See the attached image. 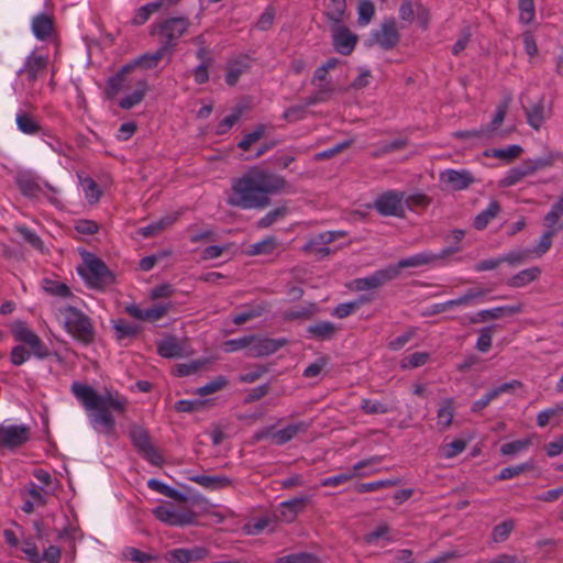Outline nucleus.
Segmentation results:
<instances>
[{
	"label": "nucleus",
	"mask_w": 563,
	"mask_h": 563,
	"mask_svg": "<svg viewBox=\"0 0 563 563\" xmlns=\"http://www.w3.org/2000/svg\"><path fill=\"white\" fill-rule=\"evenodd\" d=\"M70 390L85 410L89 412L88 418L91 427L99 433L113 435L115 433V421L111 411L124 413L126 399L118 393L98 394L91 386L78 382L71 384Z\"/></svg>",
	"instance_id": "obj_1"
},
{
	"label": "nucleus",
	"mask_w": 563,
	"mask_h": 563,
	"mask_svg": "<svg viewBox=\"0 0 563 563\" xmlns=\"http://www.w3.org/2000/svg\"><path fill=\"white\" fill-rule=\"evenodd\" d=\"M284 178H238L232 185L228 203L242 209L264 208L268 194L280 190Z\"/></svg>",
	"instance_id": "obj_2"
},
{
	"label": "nucleus",
	"mask_w": 563,
	"mask_h": 563,
	"mask_svg": "<svg viewBox=\"0 0 563 563\" xmlns=\"http://www.w3.org/2000/svg\"><path fill=\"white\" fill-rule=\"evenodd\" d=\"M167 54L169 53L165 49V47L159 46L156 52L146 53L136 58L132 64L123 66L122 69L108 81L107 93L109 98H114L119 91L125 90L128 88L126 75L131 69H133L135 66H139L143 69H153Z\"/></svg>",
	"instance_id": "obj_3"
},
{
	"label": "nucleus",
	"mask_w": 563,
	"mask_h": 563,
	"mask_svg": "<svg viewBox=\"0 0 563 563\" xmlns=\"http://www.w3.org/2000/svg\"><path fill=\"white\" fill-rule=\"evenodd\" d=\"M59 314L64 319V325L69 334L84 344H89L95 339V329L91 319L78 308L66 306L59 308Z\"/></svg>",
	"instance_id": "obj_4"
},
{
	"label": "nucleus",
	"mask_w": 563,
	"mask_h": 563,
	"mask_svg": "<svg viewBox=\"0 0 563 563\" xmlns=\"http://www.w3.org/2000/svg\"><path fill=\"white\" fill-rule=\"evenodd\" d=\"M88 287L97 290H104L115 280L114 274L108 268L103 261L92 254L84 257V267L78 269Z\"/></svg>",
	"instance_id": "obj_5"
},
{
	"label": "nucleus",
	"mask_w": 563,
	"mask_h": 563,
	"mask_svg": "<svg viewBox=\"0 0 563 563\" xmlns=\"http://www.w3.org/2000/svg\"><path fill=\"white\" fill-rule=\"evenodd\" d=\"M189 21L185 18H170L153 25L152 35L156 36L161 47L170 54L180 36L187 31Z\"/></svg>",
	"instance_id": "obj_6"
},
{
	"label": "nucleus",
	"mask_w": 563,
	"mask_h": 563,
	"mask_svg": "<svg viewBox=\"0 0 563 563\" xmlns=\"http://www.w3.org/2000/svg\"><path fill=\"white\" fill-rule=\"evenodd\" d=\"M509 107L508 100L503 101L496 108L495 114L492 121L479 129L457 131L455 136L460 139H479L488 140L497 135V131L503 124Z\"/></svg>",
	"instance_id": "obj_7"
},
{
	"label": "nucleus",
	"mask_w": 563,
	"mask_h": 563,
	"mask_svg": "<svg viewBox=\"0 0 563 563\" xmlns=\"http://www.w3.org/2000/svg\"><path fill=\"white\" fill-rule=\"evenodd\" d=\"M399 40L400 34L397 30L396 20L390 18L384 20L378 29L372 31L366 45H378L384 51H389L397 46Z\"/></svg>",
	"instance_id": "obj_8"
},
{
	"label": "nucleus",
	"mask_w": 563,
	"mask_h": 563,
	"mask_svg": "<svg viewBox=\"0 0 563 563\" xmlns=\"http://www.w3.org/2000/svg\"><path fill=\"white\" fill-rule=\"evenodd\" d=\"M461 251V247L459 245H450L448 247H444L440 253H432V252H422L415 254L410 257L400 260L397 265L388 266V268H397V276L400 273V269L407 268V267H418L422 265H429L434 263L435 261L443 260L448 256H451L457 252Z\"/></svg>",
	"instance_id": "obj_9"
},
{
	"label": "nucleus",
	"mask_w": 563,
	"mask_h": 563,
	"mask_svg": "<svg viewBox=\"0 0 563 563\" xmlns=\"http://www.w3.org/2000/svg\"><path fill=\"white\" fill-rule=\"evenodd\" d=\"M130 438L137 452L152 465L158 466L163 463V457L151 442L146 430L134 426L130 430Z\"/></svg>",
	"instance_id": "obj_10"
},
{
	"label": "nucleus",
	"mask_w": 563,
	"mask_h": 563,
	"mask_svg": "<svg viewBox=\"0 0 563 563\" xmlns=\"http://www.w3.org/2000/svg\"><path fill=\"white\" fill-rule=\"evenodd\" d=\"M153 514L159 521L175 527L192 525L196 519L192 510L175 508L172 505L157 506Z\"/></svg>",
	"instance_id": "obj_11"
},
{
	"label": "nucleus",
	"mask_w": 563,
	"mask_h": 563,
	"mask_svg": "<svg viewBox=\"0 0 563 563\" xmlns=\"http://www.w3.org/2000/svg\"><path fill=\"white\" fill-rule=\"evenodd\" d=\"M374 207L383 216L401 217L404 213V192L386 191L377 197Z\"/></svg>",
	"instance_id": "obj_12"
},
{
	"label": "nucleus",
	"mask_w": 563,
	"mask_h": 563,
	"mask_svg": "<svg viewBox=\"0 0 563 563\" xmlns=\"http://www.w3.org/2000/svg\"><path fill=\"white\" fill-rule=\"evenodd\" d=\"M397 277V268H383L374 272L372 275L356 278L353 280V287L357 291L374 290Z\"/></svg>",
	"instance_id": "obj_13"
},
{
	"label": "nucleus",
	"mask_w": 563,
	"mask_h": 563,
	"mask_svg": "<svg viewBox=\"0 0 563 563\" xmlns=\"http://www.w3.org/2000/svg\"><path fill=\"white\" fill-rule=\"evenodd\" d=\"M48 64V57L32 52L24 62L23 67L18 71L27 81V88L33 89L34 82L44 73Z\"/></svg>",
	"instance_id": "obj_14"
},
{
	"label": "nucleus",
	"mask_w": 563,
	"mask_h": 563,
	"mask_svg": "<svg viewBox=\"0 0 563 563\" xmlns=\"http://www.w3.org/2000/svg\"><path fill=\"white\" fill-rule=\"evenodd\" d=\"M330 31L335 51L345 56L350 55L357 43V36L342 23L330 24Z\"/></svg>",
	"instance_id": "obj_15"
},
{
	"label": "nucleus",
	"mask_w": 563,
	"mask_h": 563,
	"mask_svg": "<svg viewBox=\"0 0 563 563\" xmlns=\"http://www.w3.org/2000/svg\"><path fill=\"white\" fill-rule=\"evenodd\" d=\"M30 439V428L24 424L0 426V446L18 448Z\"/></svg>",
	"instance_id": "obj_16"
},
{
	"label": "nucleus",
	"mask_w": 563,
	"mask_h": 563,
	"mask_svg": "<svg viewBox=\"0 0 563 563\" xmlns=\"http://www.w3.org/2000/svg\"><path fill=\"white\" fill-rule=\"evenodd\" d=\"M523 113L528 125L534 131H540L547 120L551 118L552 107L545 106V99L542 96L536 103L523 107Z\"/></svg>",
	"instance_id": "obj_17"
},
{
	"label": "nucleus",
	"mask_w": 563,
	"mask_h": 563,
	"mask_svg": "<svg viewBox=\"0 0 563 563\" xmlns=\"http://www.w3.org/2000/svg\"><path fill=\"white\" fill-rule=\"evenodd\" d=\"M309 427V423L305 421H298L274 432L267 430L265 432L257 433L256 439L260 440L269 434L275 444L283 445L296 438L298 434L306 433Z\"/></svg>",
	"instance_id": "obj_18"
},
{
	"label": "nucleus",
	"mask_w": 563,
	"mask_h": 563,
	"mask_svg": "<svg viewBox=\"0 0 563 563\" xmlns=\"http://www.w3.org/2000/svg\"><path fill=\"white\" fill-rule=\"evenodd\" d=\"M16 181L19 189L24 196L31 198H38L44 196L47 197L51 201L55 200L52 195H55L57 190L47 181L40 184L35 178H16Z\"/></svg>",
	"instance_id": "obj_19"
},
{
	"label": "nucleus",
	"mask_w": 563,
	"mask_h": 563,
	"mask_svg": "<svg viewBox=\"0 0 563 563\" xmlns=\"http://www.w3.org/2000/svg\"><path fill=\"white\" fill-rule=\"evenodd\" d=\"M209 551L205 547L178 548L168 551L165 560L169 563H194L207 559Z\"/></svg>",
	"instance_id": "obj_20"
},
{
	"label": "nucleus",
	"mask_w": 563,
	"mask_h": 563,
	"mask_svg": "<svg viewBox=\"0 0 563 563\" xmlns=\"http://www.w3.org/2000/svg\"><path fill=\"white\" fill-rule=\"evenodd\" d=\"M287 341L285 339H268V338H256L247 350L250 357H262L271 355L283 347Z\"/></svg>",
	"instance_id": "obj_21"
},
{
	"label": "nucleus",
	"mask_w": 563,
	"mask_h": 563,
	"mask_svg": "<svg viewBox=\"0 0 563 563\" xmlns=\"http://www.w3.org/2000/svg\"><path fill=\"white\" fill-rule=\"evenodd\" d=\"M522 309L523 305L517 303L479 310L475 316L471 318V323L486 322L488 320H496L506 316H512L522 312Z\"/></svg>",
	"instance_id": "obj_22"
},
{
	"label": "nucleus",
	"mask_w": 563,
	"mask_h": 563,
	"mask_svg": "<svg viewBox=\"0 0 563 563\" xmlns=\"http://www.w3.org/2000/svg\"><path fill=\"white\" fill-rule=\"evenodd\" d=\"M310 501L307 495H300L289 500H285L279 505V518L286 522H291L296 519L297 515L303 511L306 505Z\"/></svg>",
	"instance_id": "obj_23"
},
{
	"label": "nucleus",
	"mask_w": 563,
	"mask_h": 563,
	"mask_svg": "<svg viewBox=\"0 0 563 563\" xmlns=\"http://www.w3.org/2000/svg\"><path fill=\"white\" fill-rule=\"evenodd\" d=\"M251 68V60L247 56L232 58L227 64L225 82L234 86L240 77Z\"/></svg>",
	"instance_id": "obj_24"
},
{
	"label": "nucleus",
	"mask_w": 563,
	"mask_h": 563,
	"mask_svg": "<svg viewBox=\"0 0 563 563\" xmlns=\"http://www.w3.org/2000/svg\"><path fill=\"white\" fill-rule=\"evenodd\" d=\"M560 158V153L550 152L543 157L527 159L523 162L522 172H520L517 176H525L527 174L542 172L547 167L552 166Z\"/></svg>",
	"instance_id": "obj_25"
},
{
	"label": "nucleus",
	"mask_w": 563,
	"mask_h": 563,
	"mask_svg": "<svg viewBox=\"0 0 563 563\" xmlns=\"http://www.w3.org/2000/svg\"><path fill=\"white\" fill-rule=\"evenodd\" d=\"M18 130L23 134L36 135L41 132L42 126L37 119L26 111L20 110L15 115Z\"/></svg>",
	"instance_id": "obj_26"
},
{
	"label": "nucleus",
	"mask_w": 563,
	"mask_h": 563,
	"mask_svg": "<svg viewBox=\"0 0 563 563\" xmlns=\"http://www.w3.org/2000/svg\"><path fill=\"white\" fill-rule=\"evenodd\" d=\"M54 30V23L49 15L41 13L32 20V32L37 40L48 38Z\"/></svg>",
	"instance_id": "obj_27"
},
{
	"label": "nucleus",
	"mask_w": 563,
	"mask_h": 563,
	"mask_svg": "<svg viewBox=\"0 0 563 563\" xmlns=\"http://www.w3.org/2000/svg\"><path fill=\"white\" fill-rule=\"evenodd\" d=\"M310 338L320 341L331 340L338 332V327L330 321H319L307 328Z\"/></svg>",
	"instance_id": "obj_28"
},
{
	"label": "nucleus",
	"mask_w": 563,
	"mask_h": 563,
	"mask_svg": "<svg viewBox=\"0 0 563 563\" xmlns=\"http://www.w3.org/2000/svg\"><path fill=\"white\" fill-rule=\"evenodd\" d=\"M488 294L487 289L484 288H471L467 289L462 296L451 299V309L455 307H471L482 300Z\"/></svg>",
	"instance_id": "obj_29"
},
{
	"label": "nucleus",
	"mask_w": 563,
	"mask_h": 563,
	"mask_svg": "<svg viewBox=\"0 0 563 563\" xmlns=\"http://www.w3.org/2000/svg\"><path fill=\"white\" fill-rule=\"evenodd\" d=\"M345 231H325L312 236L302 247L305 252L320 247L322 245H329L339 238H344Z\"/></svg>",
	"instance_id": "obj_30"
},
{
	"label": "nucleus",
	"mask_w": 563,
	"mask_h": 563,
	"mask_svg": "<svg viewBox=\"0 0 563 563\" xmlns=\"http://www.w3.org/2000/svg\"><path fill=\"white\" fill-rule=\"evenodd\" d=\"M545 228H547V231L541 235L538 244L533 249H530L533 257H541L551 249L552 239L558 232L563 230V224H560V225L552 224V227H545Z\"/></svg>",
	"instance_id": "obj_31"
},
{
	"label": "nucleus",
	"mask_w": 563,
	"mask_h": 563,
	"mask_svg": "<svg viewBox=\"0 0 563 563\" xmlns=\"http://www.w3.org/2000/svg\"><path fill=\"white\" fill-rule=\"evenodd\" d=\"M368 463V461H360L353 466L352 471H347L334 476L323 478L321 485L324 487H335L345 484L346 482L355 477L357 475V472L361 471L363 467L367 466Z\"/></svg>",
	"instance_id": "obj_32"
},
{
	"label": "nucleus",
	"mask_w": 563,
	"mask_h": 563,
	"mask_svg": "<svg viewBox=\"0 0 563 563\" xmlns=\"http://www.w3.org/2000/svg\"><path fill=\"white\" fill-rule=\"evenodd\" d=\"M112 328L114 331L115 340L120 342L126 339L135 338L141 330L140 325L129 323L123 319L112 320Z\"/></svg>",
	"instance_id": "obj_33"
},
{
	"label": "nucleus",
	"mask_w": 563,
	"mask_h": 563,
	"mask_svg": "<svg viewBox=\"0 0 563 563\" xmlns=\"http://www.w3.org/2000/svg\"><path fill=\"white\" fill-rule=\"evenodd\" d=\"M523 152V148L518 144L508 145L503 148H490L484 152L487 157H495L504 163H510Z\"/></svg>",
	"instance_id": "obj_34"
},
{
	"label": "nucleus",
	"mask_w": 563,
	"mask_h": 563,
	"mask_svg": "<svg viewBox=\"0 0 563 563\" xmlns=\"http://www.w3.org/2000/svg\"><path fill=\"white\" fill-rule=\"evenodd\" d=\"M183 345L175 336H168L157 344V352L166 358H177L183 355Z\"/></svg>",
	"instance_id": "obj_35"
},
{
	"label": "nucleus",
	"mask_w": 563,
	"mask_h": 563,
	"mask_svg": "<svg viewBox=\"0 0 563 563\" xmlns=\"http://www.w3.org/2000/svg\"><path fill=\"white\" fill-rule=\"evenodd\" d=\"M189 481L208 489H221L231 485V479L227 476L195 475Z\"/></svg>",
	"instance_id": "obj_36"
},
{
	"label": "nucleus",
	"mask_w": 563,
	"mask_h": 563,
	"mask_svg": "<svg viewBox=\"0 0 563 563\" xmlns=\"http://www.w3.org/2000/svg\"><path fill=\"white\" fill-rule=\"evenodd\" d=\"M178 218V213L174 214H167L159 219L158 221H155L146 227H143L139 230L140 234L144 238H150L158 234L163 230H165L167 227L172 225Z\"/></svg>",
	"instance_id": "obj_37"
},
{
	"label": "nucleus",
	"mask_w": 563,
	"mask_h": 563,
	"mask_svg": "<svg viewBox=\"0 0 563 563\" xmlns=\"http://www.w3.org/2000/svg\"><path fill=\"white\" fill-rule=\"evenodd\" d=\"M346 11L345 0H329L324 15L330 24L342 23Z\"/></svg>",
	"instance_id": "obj_38"
},
{
	"label": "nucleus",
	"mask_w": 563,
	"mask_h": 563,
	"mask_svg": "<svg viewBox=\"0 0 563 563\" xmlns=\"http://www.w3.org/2000/svg\"><path fill=\"white\" fill-rule=\"evenodd\" d=\"M164 3L165 0H157L142 5L132 18V24L143 25L153 13L157 12L164 5Z\"/></svg>",
	"instance_id": "obj_39"
},
{
	"label": "nucleus",
	"mask_w": 563,
	"mask_h": 563,
	"mask_svg": "<svg viewBox=\"0 0 563 563\" xmlns=\"http://www.w3.org/2000/svg\"><path fill=\"white\" fill-rule=\"evenodd\" d=\"M147 90V84L144 79L137 80L136 89L131 93L122 98L119 102V106L122 109H131L134 106L139 104L143 99Z\"/></svg>",
	"instance_id": "obj_40"
},
{
	"label": "nucleus",
	"mask_w": 563,
	"mask_h": 563,
	"mask_svg": "<svg viewBox=\"0 0 563 563\" xmlns=\"http://www.w3.org/2000/svg\"><path fill=\"white\" fill-rule=\"evenodd\" d=\"M147 486L154 490V492H157L168 498H172L174 500H177V501H186L187 500V497L178 492L177 489L166 485L165 483L158 481V479H155V478H151L148 479L147 482Z\"/></svg>",
	"instance_id": "obj_41"
},
{
	"label": "nucleus",
	"mask_w": 563,
	"mask_h": 563,
	"mask_svg": "<svg viewBox=\"0 0 563 563\" xmlns=\"http://www.w3.org/2000/svg\"><path fill=\"white\" fill-rule=\"evenodd\" d=\"M500 211V207L496 201H492L488 207L479 212L473 222V225L477 230H484L488 223L497 217Z\"/></svg>",
	"instance_id": "obj_42"
},
{
	"label": "nucleus",
	"mask_w": 563,
	"mask_h": 563,
	"mask_svg": "<svg viewBox=\"0 0 563 563\" xmlns=\"http://www.w3.org/2000/svg\"><path fill=\"white\" fill-rule=\"evenodd\" d=\"M79 184L89 203H96L100 199L102 190L93 178H79Z\"/></svg>",
	"instance_id": "obj_43"
},
{
	"label": "nucleus",
	"mask_w": 563,
	"mask_h": 563,
	"mask_svg": "<svg viewBox=\"0 0 563 563\" xmlns=\"http://www.w3.org/2000/svg\"><path fill=\"white\" fill-rule=\"evenodd\" d=\"M539 275L540 269L537 267L523 269L512 276L508 282V285L515 288H519L534 280Z\"/></svg>",
	"instance_id": "obj_44"
},
{
	"label": "nucleus",
	"mask_w": 563,
	"mask_h": 563,
	"mask_svg": "<svg viewBox=\"0 0 563 563\" xmlns=\"http://www.w3.org/2000/svg\"><path fill=\"white\" fill-rule=\"evenodd\" d=\"M277 242L273 236H268L260 242L250 245L247 254L250 255H261V254H272L276 249Z\"/></svg>",
	"instance_id": "obj_45"
},
{
	"label": "nucleus",
	"mask_w": 563,
	"mask_h": 563,
	"mask_svg": "<svg viewBox=\"0 0 563 563\" xmlns=\"http://www.w3.org/2000/svg\"><path fill=\"white\" fill-rule=\"evenodd\" d=\"M563 216V195L559 197L558 201L551 207L550 211L543 218L544 227L560 225V218Z\"/></svg>",
	"instance_id": "obj_46"
},
{
	"label": "nucleus",
	"mask_w": 563,
	"mask_h": 563,
	"mask_svg": "<svg viewBox=\"0 0 563 563\" xmlns=\"http://www.w3.org/2000/svg\"><path fill=\"white\" fill-rule=\"evenodd\" d=\"M519 21L529 24L534 20V0H518Z\"/></svg>",
	"instance_id": "obj_47"
},
{
	"label": "nucleus",
	"mask_w": 563,
	"mask_h": 563,
	"mask_svg": "<svg viewBox=\"0 0 563 563\" xmlns=\"http://www.w3.org/2000/svg\"><path fill=\"white\" fill-rule=\"evenodd\" d=\"M333 93V88L329 85L320 86L319 89L305 99L307 107L327 102Z\"/></svg>",
	"instance_id": "obj_48"
},
{
	"label": "nucleus",
	"mask_w": 563,
	"mask_h": 563,
	"mask_svg": "<svg viewBox=\"0 0 563 563\" xmlns=\"http://www.w3.org/2000/svg\"><path fill=\"white\" fill-rule=\"evenodd\" d=\"M318 559L316 555L308 552L291 553L288 555L279 556L275 560V563H317Z\"/></svg>",
	"instance_id": "obj_49"
},
{
	"label": "nucleus",
	"mask_w": 563,
	"mask_h": 563,
	"mask_svg": "<svg viewBox=\"0 0 563 563\" xmlns=\"http://www.w3.org/2000/svg\"><path fill=\"white\" fill-rule=\"evenodd\" d=\"M358 19L357 22L360 25H367L375 14V7L372 1L363 0L358 3L357 7Z\"/></svg>",
	"instance_id": "obj_50"
},
{
	"label": "nucleus",
	"mask_w": 563,
	"mask_h": 563,
	"mask_svg": "<svg viewBox=\"0 0 563 563\" xmlns=\"http://www.w3.org/2000/svg\"><path fill=\"white\" fill-rule=\"evenodd\" d=\"M228 385V380L223 376H218L213 380L207 383L206 385L199 387L196 390V394L203 397L217 393L223 389Z\"/></svg>",
	"instance_id": "obj_51"
},
{
	"label": "nucleus",
	"mask_w": 563,
	"mask_h": 563,
	"mask_svg": "<svg viewBox=\"0 0 563 563\" xmlns=\"http://www.w3.org/2000/svg\"><path fill=\"white\" fill-rule=\"evenodd\" d=\"M532 468V464L530 463H522L515 466H508L503 468L499 474L496 476L498 481H507L527 471H530Z\"/></svg>",
	"instance_id": "obj_52"
},
{
	"label": "nucleus",
	"mask_w": 563,
	"mask_h": 563,
	"mask_svg": "<svg viewBox=\"0 0 563 563\" xmlns=\"http://www.w3.org/2000/svg\"><path fill=\"white\" fill-rule=\"evenodd\" d=\"M44 289L47 294L53 296H58L62 298L70 296L68 286L60 282L44 279Z\"/></svg>",
	"instance_id": "obj_53"
},
{
	"label": "nucleus",
	"mask_w": 563,
	"mask_h": 563,
	"mask_svg": "<svg viewBox=\"0 0 563 563\" xmlns=\"http://www.w3.org/2000/svg\"><path fill=\"white\" fill-rule=\"evenodd\" d=\"M361 409L367 415H383L390 411L386 404L372 399H362Z\"/></svg>",
	"instance_id": "obj_54"
},
{
	"label": "nucleus",
	"mask_w": 563,
	"mask_h": 563,
	"mask_svg": "<svg viewBox=\"0 0 563 563\" xmlns=\"http://www.w3.org/2000/svg\"><path fill=\"white\" fill-rule=\"evenodd\" d=\"M531 445L530 439H521L501 445L500 452L504 455H515L527 450Z\"/></svg>",
	"instance_id": "obj_55"
},
{
	"label": "nucleus",
	"mask_w": 563,
	"mask_h": 563,
	"mask_svg": "<svg viewBox=\"0 0 563 563\" xmlns=\"http://www.w3.org/2000/svg\"><path fill=\"white\" fill-rule=\"evenodd\" d=\"M453 420V405L452 400H446L442 404L440 409L438 410V424L442 426V428H448L451 426Z\"/></svg>",
	"instance_id": "obj_56"
},
{
	"label": "nucleus",
	"mask_w": 563,
	"mask_h": 563,
	"mask_svg": "<svg viewBox=\"0 0 563 563\" xmlns=\"http://www.w3.org/2000/svg\"><path fill=\"white\" fill-rule=\"evenodd\" d=\"M494 329H495V325H489V327L482 328L479 330V335L476 341V349L479 352L485 353L490 349Z\"/></svg>",
	"instance_id": "obj_57"
},
{
	"label": "nucleus",
	"mask_w": 563,
	"mask_h": 563,
	"mask_svg": "<svg viewBox=\"0 0 563 563\" xmlns=\"http://www.w3.org/2000/svg\"><path fill=\"white\" fill-rule=\"evenodd\" d=\"M515 523L512 520H505L501 523L497 525L492 533V538L495 542L505 541L514 530Z\"/></svg>",
	"instance_id": "obj_58"
},
{
	"label": "nucleus",
	"mask_w": 563,
	"mask_h": 563,
	"mask_svg": "<svg viewBox=\"0 0 563 563\" xmlns=\"http://www.w3.org/2000/svg\"><path fill=\"white\" fill-rule=\"evenodd\" d=\"M430 203V199L423 194L404 195V206L411 210L423 209Z\"/></svg>",
	"instance_id": "obj_59"
},
{
	"label": "nucleus",
	"mask_w": 563,
	"mask_h": 563,
	"mask_svg": "<svg viewBox=\"0 0 563 563\" xmlns=\"http://www.w3.org/2000/svg\"><path fill=\"white\" fill-rule=\"evenodd\" d=\"M429 360L427 352H415L401 361L402 368H416L422 366Z\"/></svg>",
	"instance_id": "obj_60"
},
{
	"label": "nucleus",
	"mask_w": 563,
	"mask_h": 563,
	"mask_svg": "<svg viewBox=\"0 0 563 563\" xmlns=\"http://www.w3.org/2000/svg\"><path fill=\"white\" fill-rule=\"evenodd\" d=\"M253 341H254L253 335L228 340L224 342L223 349L225 352H229V353L235 352V351H239V350H242L245 347H247V350H249L250 345L252 344Z\"/></svg>",
	"instance_id": "obj_61"
},
{
	"label": "nucleus",
	"mask_w": 563,
	"mask_h": 563,
	"mask_svg": "<svg viewBox=\"0 0 563 563\" xmlns=\"http://www.w3.org/2000/svg\"><path fill=\"white\" fill-rule=\"evenodd\" d=\"M16 232L23 239L24 242L29 243L34 249H36V250H42L43 249L42 240L32 230H30V229H27L25 227H18L16 228Z\"/></svg>",
	"instance_id": "obj_62"
},
{
	"label": "nucleus",
	"mask_w": 563,
	"mask_h": 563,
	"mask_svg": "<svg viewBox=\"0 0 563 563\" xmlns=\"http://www.w3.org/2000/svg\"><path fill=\"white\" fill-rule=\"evenodd\" d=\"M265 133V126L258 125L254 131L245 134L239 142L238 146L244 151H249L251 145L258 141Z\"/></svg>",
	"instance_id": "obj_63"
},
{
	"label": "nucleus",
	"mask_w": 563,
	"mask_h": 563,
	"mask_svg": "<svg viewBox=\"0 0 563 563\" xmlns=\"http://www.w3.org/2000/svg\"><path fill=\"white\" fill-rule=\"evenodd\" d=\"M466 449V441L457 439L442 446V454L446 459H452Z\"/></svg>",
	"instance_id": "obj_64"
}]
</instances>
